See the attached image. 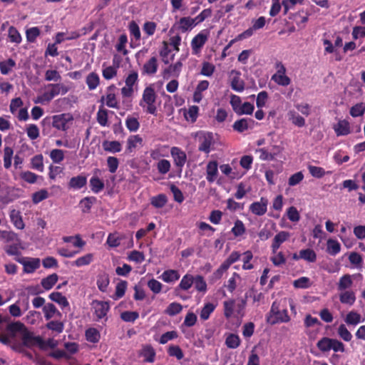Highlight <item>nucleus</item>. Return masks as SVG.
<instances>
[{"label":"nucleus","instance_id":"33","mask_svg":"<svg viewBox=\"0 0 365 365\" xmlns=\"http://www.w3.org/2000/svg\"><path fill=\"white\" fill-rule=\"evenodd\" d=\"M128 30L131 39H135V41L139 42L141 38L140 28L135 21H131L128 25Z\"/></svg>","mask_w":365,"mask_h":365},{"label":"nucleus","instance_id":"27","mask_svg":"<svg viewBox=\"0 0 365 365\" xmlns=\"http://www.w3.org/2000/svg\"><path fill=\"white\" fill-rule=\"evenodd\" d=\"M334 128L337 135H346L350 133L349 123L345 120L339 121Z\"/></svg>","mask_w":365,"mask_h":365},{"label":"nucleus","instance_id":"38","mask_svg":"<svg viewBox=\"0 0 365 365\" xmlns=\"http://www.w3.org/2000/svg\"><path fill=\"white\" fill-rule=\"evenodd\" d=\"M86 83L90 91L96 89L100 83V78L97 73L92 72L86 77Z\"/></svg>","mask_w":365,"mask_h":365},{"label":"nucleus","instance_id":"30","mask_svg":"<svg viewBox=\"0 0 365 365\" xmlns=\"http://www.w3.org/2000/svg\"><path fill=\"white\" fill-rule=\"evenodd\" d=\"M97 201L96 197H86L80 201V206L83 213H88L91 209V207Z\"/></svg>","mask_w":365,"mask_h":365},{"label":"nucleus","instance_id":"3","mask_svg":"<svg viewBox=\"0 0 365 365\" xmlns=\"http://www.w3.org/2000/svg\"><path fill=\"white\" fill-rule=\"evenodd\" d=\"M21 339L22 344H15L13 345L12 347L14 350L21 351L24 346L31 348L36 345L42 346L44 344V341L41 336H34L27 329L22 334Z\"/></svg>","mask_w":365,"mask_h":365},{"label":"nucleus","instance_id":"1","mask_svg":"<svg viewBox=\"0 0 365 365\" xmlns=\"http://www.w3.org/2000/svg\"><path fill=\"white\" fill-rule=\"evenodd\" d=\"M46 91L34 101L35 103L47 104L58 95H65L70 90L63 83H50L46 86Z\"/></svg>","mask_w":365,"mask_h":365},{"label":"nucleus","instance_id":"56","mask_svg":"<svg viewBox=\"0 0 365 365\" xmlns=\"http://www.w3.org/2000/svg\"><path fill=\"white\" fill-rule=\"evenodd\" d=\"M13 149L10 147H5L4 150V165L8 169L11 165V159L13 156Z\"/></svg>","mask_w":365,"mask_h":365},{"label":"nucleus","instance_id":"29","mask_svg":"<svg viewBox=\"0 0 365 365\" xmlns=\"http://www.w3.org/2000/svg\"><path fill=\"white\" fill-rule=\"evenodd\" d=\"M103 148L104 150L109 152V153H118L122 149L121 144L120 143V142L116 141V140H113V141L106 140V141H104L103 143Z\"/></svg>","mask_w":365,"mask_h":365},{"label":"nucleus","instance_id":"28","mask_svg":"<svg viewBox=\"0 0 365 365\" xmlns=\"http://www.w3.org/2000/svg\"><path fill=\"white\" fill-rule=\"evenodd\" d=\"M109 283L110 279L108 274L102 273L98 275L96 284L100 291L106 292Z\"/></svg>","mask_w":365,"mask_h":365},{"label":"nucleus","instance_id":"7","mask_svg":"<svg viewBox=\"0 0 365 365\" xmlns=\"http://www.w3.org/2000/svg\"><path fill=\"white\" fill-rule=\"evenodd\" d=\"M16 261L24 267V272L31 274L40 267V259L38 258H30L25 257H16Z\"/></svg>","mask_w":365,"mask_h":365},{"label":"nucleus","instance_id":"17","mask_svg":"<svg viewBox=\"0 0 365 365\" xmlns=\"http://www.w3.org/2000/svg\"><path fill=\"white\" fill-rule=\"evenodd\" d=\"M44 318L46 320H50L53 317H61L62 314L57 309L52 303L46 304L42 308Z\"/></svg>","mask_w":365,"mask_h":365},{"label":"nucleus","instance_id":"12","mask_svg":"<svg viewBox=\"0 0 365 365\" xmlns=\"http://www.w3.org/2000/svg\"><path fill=\"white\" fill-rule=\"evenodd\" d=\"M200 144L198 150L205 153H209L211 150V146L213 145L215 140L212 133H206L200 138Z\"/></svg>","mask_w":365,"mask_h":365},{"label":"nucleus","instance_id":"47","mask_svg":"<svg viewBox=\"0 0 365 365\" xmlns=\"http://www.w3.org/2000/svg\"><path fill=\"white\" fill-rule=\"evenodd\" d=\"M345 322L349 325H356L361 322V315L356 312H349L344 319Z\"/></svg>","mask_w":365,"mask_h":365},{"label":"nucleus","instance_id":"15","mask_svg":"<svg viewBox=\"0 0 365 365\" xmlns=\"http://www.w3.org/2000/svg\"><path fill=\"white\" fill-rule=\"evenodd\" d=\"M232 76L230 86L232 90L237 92H242L245 89V82L241 79V73L236 70H232L230 73Z\"/></svg>","mask_w":365,"mask_h":365},{"label":"nucleus","instance_id":"32","mask_svg":"<svg viewBox=\"0 0 365 365\" xmlns=\"http://www.w3.org/2000/svg\"><path fill=\"white\" fill-rule=\"evenodd\" d=\"M90 187L93 192L98 193L104 188V182L97 176H93L90 180Z\"/></svg>","mask_w":365,"mask_h":365},{"label":"nucleus","instance_id":"25","mask_svg":"<svg viewBox=\"0 0 365 365\" xmlns=\"http://www.w3.org/2000/svg\"><path fill=\"white\" fill-rule=\"evenodd\" d=\"M289 319L287 310L283 309L277 312L274 316H271L268 320L271 324H274L280 322H287Z\"/></svg>","mask_w":365,"mask_h":365},{"label":"nucleus","instance_id":"45","mask_svg":"<svg viewBox=\"0 0 365 365\" xmlns=\"http://www.w3.org/2000/svg\"><path fill=\"white\" fill-rule=\"evenodd\" d=\"M332 339L323 337L317 343V348L322 352H327L331 350Z\"/></svg>","mask_w":365,"mask_h":365},{"label":"nucleus","instance_id":"52","mask_svg":"<svg viewBox=\"0 0 365 365\" xmlns=\"http://www.w3.org/2000/svg\"><path fill=\"white\" fill-rule=\"evenodd\" d=\"M182 309V306L178 302L170 303L166 309L165 310V314L169 316H175L179 314Z\"/></svg>","mask_w":365,"mask_h":365},{"label":"nucleus","instance_id":"41","mask_svg":"<svg viewBox=\"0 0 365 365\" xmlns=\"http://www.w3.org/2000/svg\"><path fill=\"white\" fill-rule=\"evenodd\" d=\"M158 60L157 58L153 56L148 61H147L143 66V70L145 73L148 74H154L156 73L158 69Z\"/></svg>","mask_w":365,"mask_h":365},{"label":"nucleus","instance_id":"9","mask_svg":"<svg viewBox=\"0 0 365 365\" xmlns=\"http://www.w3.org/2000/svg\"><path fill=\"white\" fill-rule=\"evenodd\" d=\"M92 305L94 309V314L97 318V321L104 318L107 315L110 309L109 304L106 302L94 300Z\"/></svg>","mask_w":365,"mask_h":365},{"label":"nucleus","instance_id":"57","mask_svg":"<svg viewBox=\"0 0 365 365\" xmlns=\"http://www.w3.org/2000/svg\"><path fill=\"white\" fill-rule=\"evenodd\" d=\"M48 197V192L46 190L42 189L37 191L32 195V201L34 204H38L40 202Z\"/></svg>","mask_w":365,"mask_h":365},{"label":"nucleus","instance_id":"62","mask_svg":"<svg viewBox=\"0 0 365 365\" xmlns=\"http://www.w3.org/2000/svg\"><path fill=\"white\" fill-rule=\"evenodd\" d=\"M254 109H255V106L253 104H252L249 102H245L241 105V106L237 110L236 113L238 115H244V114L250 115L253 113Z\"/></svg>","mask_w":365,"mask_h":365},{"label":"nucleus","instance_id":"55","mask_svg":"<svg viewBox=\"0 0 365 365\" xmlns=\"http://www.w3.org/2000/svg\"><path fill=\"white\" fill-rule=\"evenodd\" d=\"M194 283L195 289L202 292H205L207 290V284L204 278L201 275H197L194 277Z\"/></svg>","mask_w":365,"mask_h":365},{"label":"nucleus","instance_id":"22","mask_svg":"<svg viewBox=\"0 0 365 365\" xmlns=\"http://www.w3.org/2000/svg\"><path fill=\"white\" fill-rule=\"evenodd\" d=\"M180 277L178 271L175 269H168L164 271L159 278L166 283H172L178 280Z\"/></svg>","mask_w":365,"mask_h":365},{"label":"nucleus","instance_id":"46","mask_svg":"<svg viewBox=\"0 0 365 365\" xmlns=\"http://www.w3.org/2000/svg\"><path fill=\"white\" fill-rule=\"evenodd\" d=\"M46 327L57 334H61L64 329V324L60 321L52 320L46 324Z\"/></svg>","mask_w":365,"mask_h":365},{"label":"nucleus","instance_id":"24","mask_svg":"<svg viewBox=\"0 0 365 365\" xmlns=\"http://www.w3.org/2000/svg\"><path fill=\"white\" fill-rule=\"evenodd\" d=\"M49 299L58 304L61 309L69 308V302L65 296L61 292H54L49 294Z\"/></svg>","mask_w":365,"mask_h":365},{"label":"nucleus","instance_id":"18","mask_svg":"<svg viewBox=\"0 0 365 365\" xmlns=\"http://www.w3.org/2000/svg\"><path fill=\"white\" fill-rule=\"evenodd\" d=\"M353 277L354 275H350L349 274L341 276L337 283L338 291L342 292L349 290V289H350L353 285Z\"/></svg>","mask_w":365,"mask_h":365},{"label":"nucleus","instance_id":"43","mask_svg":"<svg viewBox=\"0 0 365 365\" xmlns=\"http://www.w3.org/2000/svg\"><path fill=\"white\" fill-rule=\"evenodd\" d=\"M168 202L167 196L165 194H159L153 196L150 200V204L156 208H162Z\"/></svg>","mask_w":365,"mask_h":365},{"label":"nucleus","instance_id":"49","mask_svg":"<svg viewBox=\"0 0 365 365\" xmlns=\"http://www.w3.org/2000/svg\"><path fill=\"white\" fill-rule=\"evenodd\" d=\"M125 125L130 132H135L139 129L140 123L136 118L128 115L125 119Z\"/></svg>","mask_w":365,"mask_h":365},{"label":"nucleus","instance_id":"58","mask_svg":"<svg viewBox=\"0 0 365 365\" xmlns=\"http://www.w3.org/2000/svg\"><path fill=\"white\" fill-rule=\"evenodd\" d=\"M54 163H60L64 159V151L61 149H53L49 155Z\"/></svg>","mask_w":365,"mask_h":365},{"label":"nucleus","instance_id":"35","mask_svg":"<svg viewBox=\"0 0 365 365\" xmlns=\"http://www.w3.org/2000/svg\"><path fill=\"white\" fill-rule=\"evenodd\" d=\"M58 277L56 274H52L41 279V284L46 289H51L57 282Z\"/></svg>","mask_w":365,"mask_h":365},{"label":"nucleus","instance_id":"34","mask_svg":"<svg viewBox=\"0 0 365 365\" xmlns=\"http://www.w3.org/2000/svg\"><path fill=\"white\" fill-rule=\"evenodd\" d=\"M62 240L66 243H72L76 247L81 248L86 245V242L81 239L79 235L75 236H65Z\"/></svg>","mask_w":365,"mask_h":365},{"label":"nucleus","instance_id":"39","mask_svg":"<svg viewBox=\"0 0 365 365\" xmlns=\"http://www.w3.org/2000/svg\"><path fill=\"white\" fill-rule=\"evenodd\" d=\"M287 115L289 120L292 121L294 125L299 128L305 125V119L294 110H289Z\"/></svg>","mask_w":365,"mask_h":365},{"label":"nucleus","instance_id":"42","mask_svg":"<svg viewBox=\"0 0 365 365\" xmlns=\"http://www.w3.org/2000/svg\"><path fill=\"white\" fill-rule=\"evenodd\" d=\"M10 217L11 222L17 229L22 230L24 228L25 225L19 211L13 210L11 212Z\"/></svg>","mask_w":365,"mask_h":365},{"label":"nucleus","instance_id":"10","mask_svg":"<svg viewBox=\"0 0 365 365\" xmlns=\"http://www.w3.org/2000/svg\"><path fill=\"white\" fill-rule=\"evenodd\" d=\"M256 123L255 121L250 118H244L240 120H236L232 128L235 130L242 133L249 129H253L255 128Z\"/></svg>","mask_w":365,"mask_h":365},{"label":"nucleus","instance_id":"11","mask_svg":"<svg viewBox=\"0 0 365 365\" xmlns=\"http://www.w3.org/2000/svg\"><path fill=\"white\" fill-rule=\"evenodd\" d=\"M268 200L265 197H261L259 201L252 202L250 205V210L255 215L262 216L267 210Z\"/></svg>","mask_w":365,"mask_h":365},{"label":"nucleus","instance_id":"13","mask_svg":"<svg viewBox=\"0 0 365 365\" xmlns=\"http://www.w3.org/2000/svg\"><path fill=\"white\" fill-rule=\"evenodd\" d=\"M182 67V63L180 61L174 64L170 65L163 70L162 73L163 78L165 80H168L171 77L178 78L180 76Z\"/></svg>","mask_w":365,"mask_h":365},{"label":"nucleus","instance_id":"48","mask_svg":"<svg viewBox=\"0 0 365 365\" xmlns=\"http://www.w3.org/2000/svg\"><path fill=\"white\" fill-rule=\"evenodd\" d=\"M225 344L230 349H236L240 344V339L237 335L230 334L225 339Z\"/></svg>","mask_w":365,"mask_h":365},{"label":"nucleus","instance_id":"21","mask_svg":"<svg viewBox=\"0 0 365 365\" xmlns=\"http://www.w3.org/2000/svg\"><path fill=\"white\" fill-rule=\"evenodd\" d=\"M356 294L352 290L342 291L339 294L341 303L348 305H353L356 302Z\"/></svg>","mask_w":365,"mask_h":365},{"label":"nucleus","instance_id":"14","mask_svg":"<svg viewBox=\"0 0 365 365\" xmlns=\"http://www.w3.org/2000/svg\"><path fill=\"white\" fill-rule=\"evenodd\" d=\"M170 153L173 158L175 165L181 170L187 160L185 153L178 147H173L171 148Z\"/></svg>","mask_w":365,"mask_h":365},{"label":"nucleus","instance_id":"61","mask_svg":"<svg viewBox=\"0 0 365 365\" xmlns=\"http://www.w3.org/2000/svg\"><path fill=\"white\" fill-rule=\"evenodd\" d=\"M337 333L339 336L345 341H350L352 339L351 332L347 329L344 324L339 325Z\"/></svg>","mask_w":365,"mask_h":365},{"label":"nucleus","instance_id":"36","mask_svg":"<svg viewBox=\"0 0 365 365\" xmlns=\"http://www.w3.org/2000/svg\"><path fill=\"white\" fill-rule=\"evenodd\" d=\"M145 362L152 363L155 360V351L150 345L145 346L141 352Z\"/></svg>","mask_w":365,"mask_h":365},{"label":"nucleus","instance_id":"6","mask_svg":"<svg viewBox=\"0 0 365 365\" xmlns=\"http://www.w3.org/2000/svg\"><path fill=\"white\" fill-rule=\"evenodd\" d=\"M209 34V31L204 29L202 30L192 39L191 48L193 54L197 55L201 51L202 48L204 46L208 39Z\"/></svg>","mask_w":365,"mask_h":365},{"label":"nucleus","instance_id":"40","mask_svg":"<svg viewBox=\"0 0 365 365\" xmlns=\"http://www.w3.org/2000/svg\"><path fill=\"white\" fill-rule=\"evenodd\" d=\"M194 282V277L191 274H186L182 277L177 289H180L185 291L188 290L192 287Z\"/></svg>","mask_w":365,"mask_h":365},{"label":"nucleus","instance_id":"50","mask_svg":"<svg viewBox=\"0 0 365 365\" xmlns=\"http://www.w3.org/2000/svg\"><path fill=\"white\" fill-rule=\"evenodd\" d=\"M341 245L340 244L334 240L329 239L327 241V252L331 255H336L340 252Z\"/></svg>","mask_w":365,"mask_h":365},{"label":"nucleus","instance_id":"64","mask_svg":"<svg viewBox=\"0 0 365 365\" xmlns=\"http://www.w3.org/2000/svg\"><path fill=\"white\" fill-rule=\"evenodd\" d=\"M86 339L92 343L98 341L100 339L99 332L94 328H90L86 331Z\"/></svg>","mask_w":365,"mask_h":365},{"label":"nucleus","instance_id":"44","mask_svg":"<svg viewBox=\"0 0 365 365\" xmlns=\"http://www.w3.org/2000/svg\"><path fill=\"white\" fill-rule=\"evenodd\" d=\"M299 257L309 262H314L317 259V255L313 250L308 248L299 251Z\"/></svg>","mask_w":365,"mask_h":365},{"label":"nucleus","instance_id":"16","mask_svg":"<svg viewBox=\"0 0 365 365\" xmlns=\"http://www.w3.org/2000/svg\"><path fill=\"white\" fill-rule=\"evenodd\" d=\"M218 175V165L217 161H210L206 166V179L212 183L213 182Z\"/></svg>","mask_w":365,"mask_h":365},{"label":"nucleus","instance_id":"54","mask_svg":"<svg viewBox=\"0 0 365 365\" xmlns=\"http://www.w3.org/2000/svg\"><path fill=\"white\" fill-rule=\"evenodd\" d=\"M365 112V103H359L352 106L350 109V115L352 117H359L364 115Z\"/></svg>","mask_w":365,"mask_h":365},{"label":"nucleus","instance_id":"19","mask_svg":"<svg viewBox=\"0 0 365 365\" xmlns=\"http://www.w3.org/2000/svg\"><path fill=\"white\" fill-rule=\"evenodd\" d=\"M290 237V234L286 231H281L275 235L272 244L273 252H276L280 245Z\"/></svg>","mask_w":365,"mask_h":365},{"label":"nucleus","instance_id":"8","mask_svg":"<svg viewBox=\"0 0 365 365\" xmlns=\"http://www.w3.org/2000/svg\"><path fill=\"white\" fill-rule=\"evenodd\" d=\"M195 26V24L192 19L190 17H182L178 22L173 25L169 31V35H172V34H175L176 31L185 33L192 29Z\"/></svg>","mask_w":365,"mask_h":365},{"label":"nucleus","instance_id":"26","mask_svg":"<svg viewBox=\"0 0 365 365\" xmlns=\"http://www.w3.org/2000/svg\"><path fill=\"white\" fill-rule=\"evenodd\" d=\"M52 125L58 130L66 129L67 119L65 114L56 115L52 118Z\"/></svg>","mask_w":365,"mask_h":365},{"label":"nucleus","instance_id":"37","mask_svg":"<svg viewBox=\"0 0 365 365\" xmlns=\"http://www.w3.org/2000/svg\"><path fill=\"white\" fill-rule=\"evenodd\" d=\"M93 260V255L91 253L86 254L82 257H78L75 261L72 262V265L77 267L88 265Z\"/></svg>","mask_w":365,"mask_h":365},{"label":"nucleus","instance_id":"2","mask_svg":"<svg viewBox=\"0 0 365 365\" xmlns=\"http://www.w3.org/2000/svg\"><path fill=\"white\" fill-rule=\"evenodd\" d=\"M26 329L23 323L9 322L0 315V331H6L11 338H15L18 334L22 336Z\"/></svg>","mask_w":365,"mask_h":365},{"label":"nucleus","instance_id":"51","mask_svg":"<svg viewBox=\"0 0 365 365\" xmlns=\"http://www.w3.org/2000/svg\"><path fill=\"white\" fill-rule=\"evenodd\" d=\"M15 66H16V63L11 58H9L6 61H1V62H0L1 73L3 75L8 74L11 71V68H14Z\"/></svg>","mask_w":365,"mask_h":365},{"label":"nucleus","instance_id":"23","mask_svg":"<svg viewBox=\"0 0 365 365\" xmlns=\"http://www.w3.org/2000/svg\"><path fill=\"white\" fill-rule=\"evenodd\" d=\"M87 183V178L84 175H78L71 178L68 186L74 190H79L83 187Z\"/></svg>","mask_w":365,"mask_h":365},{"label":"nucleus","instance_id":"53","mask_svg":"<svg viewBox=\"0 0 365 365\" xmlns=\"http://www.w3.org/2000/svg\"><path fill=\"white\" fill-rule=\"evenodd\" d=\"M31 168L34 170H36L39 172H43V155H36L31 158Z\"/></svg>","mask_w":365,"mask_h":365},{"label":"nucleus","instance_id":"4","mask_svg":"<svg viewBox=\"0 0 365 365\" xmlns=\"http://www.w3.org/2000/svg\"><path fill=\"white\" fill-rule=\"evenodd\" d=\"M156 100V94L155 93L154 89L149 86L146 87L143 91L142 100L140 102V106L141 107H145L144 104L147 105L146 111L150 114H155L156 113V106H155V102Z\"/></svg>","mask_w":365,"mask_h":365},{"label":"nucleus","instance_id":"59","mask_svg":"<svg viewBox=\"0 0 365 365\" xmlns=\"http://www.w3.org/2000/svg\"><path fill=\"white\" fill-rule=\"evenodd\" d=\"M96 119L98 123L101 126H107L108 125V111L106 109L100 108L98 111L97 112Z\"/></svg>","mask_w":365,"mask_h":365},{"label":"nucleus","instance_id":"20","mask_svg":"<svg viewBox=\"0 0 365 365\" xmlns=\"http://www.w3.org/2000/svg\"><path fill=\"white\" fill-rule=\"evenodd\" d=\"M274 148L276 150V152H269L267 148H259L257 150V152L260 153L259 158L262 160H273L281 152L280 147L274 145Z\"/></svg>","mask_w":365,"mask_h":365},{"label":"nucleus","instance_id":"31","mask_svg":"<svg viewBox=\"0 0 365 365\" xmlns=\"http://www.w3.org/2000/svg\"><path fill=\"white\" fill-rule=\"evenodd\" d=\"M127 287L128 282L125 280H120V282H118L115 286V292L113 299L114 300H118L122 298L125 295Z\"/></svg>","mask_w":365,"mask_h":365},{"label":"nucleus","instance_id":"5","mask_svg":"<svg viewBox=\"0 0 365 365\" xmlns=\"http://www.w3.org/2000/svg\"><path fill=\"white\" fill-rule=\"evenodd\" d=\"M275 67L277 72L272 75L271 80L279 86H287L291 83V79L286 75V68L282 62H277Z\"/></svg>","mask_w":365,"mask_h":365},{"label":"nucleus","instance_id":"60","mask_svg":"<svg viewBox=\"0 0 365 365\" xmlns=\"http://www.w3.org/2000/svg\"><path fill=\"white\" fill-rule=\"evenodd\" d=\"M142 141V138L138 135L129 137L127 140V150L131 152L133 148L137 147L138 144H141Z\"/></svg>","mask_w":365,"mask_h":365},{"label":"nucleus","instance_id":"63","mask_svg":"<svg viewBox=\"0 0 365 365\" xmlns=\"http://www.w3.org/2000/svg\"><path fill=\"white\" fill-rule=\"evenodd\" d=\"M232 232L235 237L242 235L245 232V227L242 221L237 220L232 228Z\"/></svg>","mask_w":365,"mask_h":365}]
</instances>
